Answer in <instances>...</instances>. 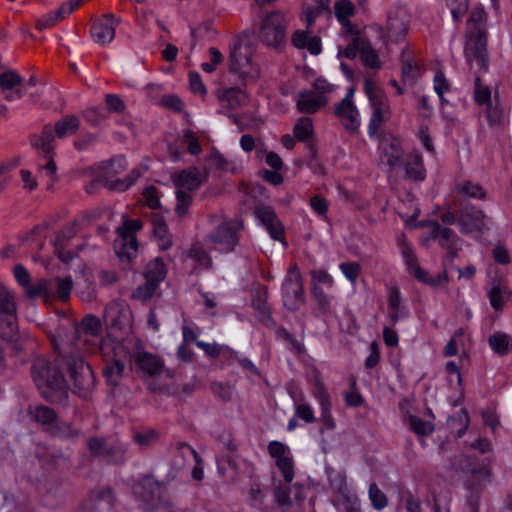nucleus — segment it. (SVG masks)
I'll return each mask as SVG.
<instances>
[{"label":"nucleus","instance_id":"obj_1","mask_svg":"<svg viewBox=\"0 0 512 512\" xmlns=\"http://www.w3.org/2000/svg\"><path fill=\"white\" fill-rule=\"evenodd\" d=\"M486 15L483 9L471 12L467 23L464 55L467 64L475 74L488 70L487 36L485 31Z\"/></svg>","mask_w":512,"mask_h":512},{"label":"nucleus","instance_id":"obj_2","mask_svg":"<svg viewBox=\"0 0 512 512\" xmlns=\"http://www.w3.org/2000/svg\"><path fill=\"white\" fill-rule=\"evenodd\" d=\"M31 375L40 393L47 399H52L57 392L66 391L67 383L58 366L45 358L34 360Z\"/></svg>","mask_w":512,"mask_h":512},{"label":"nucleus","instance_id":"obj_3","mask_svg":"<svg viewBox=\"0 0 512 512\" xmlns=\"http://www.w3.org/2000/svg\"><path fill=\"white\" fill-rule=\"evenodd\" d=\"M252 57V47L245 41H238L231 48L229 70L243 83L255 81L260 75L259 68L252 61Z\"/></svg>","mask_w":512,"mask_h":512},{"label":"nucleus","instance_id":"obj_4","mask_svg":"<svg viewBox=\"0 0 512 512\" xmlns=\"http://www.w3.org/2000/svg\"><path fill=\"white\" fill-rule=\"evenodd\" d=\"M364 91L372 108L369 132L376 133L379 128L391 118L389 99L387 95L370 79H365Z\"/></svg>","mask_w":512,"mask_h":512},{"label":"nucleus","instance_id":"obj_5","mask_svg":"<svg viewBox=\"0 0 512 512\" xmlns=\"http://www.w3.org/2000/svg\"><path fill=\"white\" fill-rule=\"evenodd\" d=\"M289 17L280 11L266 14L260 23L259 37L268 46L277 47L286 39Z\"/></svg>","mask_w":512,"mask_h":512},{"label":"nucleus","instance_id":"obj_6","mask_svg":"<svg viewBox=\"0 0 512 512\" xmlns=\"http://www.w3.org/2000/svg\"><path fill=\"white\" fill-rule=\"evenodd\" d=\"M399 245L408 271L415 279L433 288L444 287L448 283L449 278L445 270L436 276H429L428 273L419 266L412 247L404 238L399 240Z\"/></svg>","mask_w":512,"mask_h":512},{"label":"nucleus","instance_id":"obj_7","mask_svg":"<svg viewBox=\"0 0 512 512\" xmlns=\"http://www.w3.org/2000/svg\"><path fill=\"white\" fill-rule=\"evenodd\" d=\"M135 493L151 504L156 512H175L170 499L163 495L162 487L152 478H143L136 486Z\"/></svg>","mask_w":512,"mask_h":512},{"label":"nucleus","instance_id":"obj_8","mask_svg":"<svg viewBox=\"0 0 512 512\" xmlns=\"http://www.w3.org/2000/svg\"><path fill=\"white\" fill-rule=\"evenodd\" d=\"M284 305L290 310H297L304 305V289L299 268L292 265L287 273L282 287Z\"/></svg>","mask_w":512,"mask_h":512},{"label":"nucleus","instance_id":"obj_9","mask_svg":"<svg viewBox=\"0 0 512 512\" xmlns=\"http://www.w3.org/2000/svg\"><path fill=\"white\" fill-rule=\"evenodd\" d=\"M241 228L238 221L224 222L219 225L213 233L209 235L208 241L211 248L222 253H228L234 250L238 243L237 232Z\"/></svg>","mask_w":512,"mask_h":512},{"label":"nucleus","instance_id":"obj_10","mask_svg":"<svg viewBox=\"0 0 512 512\" xmlns=\"http://www.w3.org/2000/svg\"><path fill=\"white\" fill-rule=\"evenodd\" d=\"M64 361L75 389L88 391L94 384V375L90 366L78 355L66 356Z\"/></svg>","mask_w":512,"mask_h":512},{"label":"nucleus","instance_id":"obj_11","mask_svg":"<svg viewBox=\"0 0 512 512\" xmlns=\"http://www.w3.org/2000/svg\"><path fill=\"white\" fill-rule=\"evenodd\" d=\"M354 89H349L346 96L336 104L335 115L348 133H356L360 127L359 111L353 102Z\"/></svg>","mask_w":512,"mask_h":512},{"label":"nucleus","instance_id":"obj_12","mask_svg":"<svg viewBox=\"0 0 512 512\" xmlns=\"http://www.w3.org/2000/svg\"><path fill=\"white\" fill-rule=\"evenodd\" d=\"M295 101L297 110L305 114H314L328 103L324 87L320 86L319 81L313 88L298 92Z\"/></svg>","mask_w":512,"mask_h":512},{"label":"nucleus","instance_id":"obj_13","mask_svg":"<svg viewBox=\"0 0 512 512\" xmlns=\"http://www.w3.org/2000/svg\"><path fill=\"white\" fill-rule=\"evenodd\" d=\"M207 178V174L202 173L197 167H188L171 175L175 191L190 194L198 190L207 181Z\"/></svg>","mask_w":512,"mask_h":512},{"label":"nucleus","instance_id":"obj_14","mask_svg":"<svg viewBox=\"0 0 512 512\" xmlns=\"http://www.w3.org/2000/svg\"><path fill=\"white\" fill-rule=\"evenodd\" d=\"M458 226L463 234H480L489 229L490 219L475 207H467L459 213Z\"/></svg>","mask_w":512,"mask_h":512},{"label":"nucleus","instance_id":"obj_15","mask_svg":"<svg viewBox=\"0 0 512 512\" xmlns=\"http://www.w3.org/2000/svg\"><path fill=\"white\" fill-rule=\"evenodd\" d=\"M403 149L398 139L384 138L379 145V163L395 170L403 165Z\"/></svg>","mask_w":512,"mask_h":512},{"label":"nucleus","instance_id":"obj_16","mask_svg":"<svg viewBox=\"0 0 512 512\" xmlns=\"http://www.w3.org/2000/svg\"><path fill=\"white\" fill-rule=\"evenodd\" d=\"M183 147H186L187 151L191 155H198L202 152L198 137L192 130H185L183 134L177 138L175 143L169 144L168 153L173 162H178L181 160L183 155Z\"/></svg>","mask_w":512,"mask_h":512},{"label":"nucleus","instance_id":"obj_17","mask_svg":"<svg viewBox=\"0 0 512 512\" xmlns=\"http://www.w3.org/2000/svg\"><path fill=\"white\" fill-rule=\"evenodd\" d=\"M120 19L114 14H106L102 18L97 19L91 27V36L99 45L110 43L115 37V29L119 25Z\"/></svg>","mask_w":512,"mask_h":512},{"label":"nucleus","instance_id":"obj_18","mask_svg":"<svg viewBox=\"0 0 512 512\" xmlns=\"http://www.w3.org/2000/svg\"><path fill=\"white\" fill-rule=\"evenodd\" d=\"M104 318L111 326L121 330L130 326L132 313L128 304L117 300L105 308Z\"/></svg>","mask_w":512,"mask_h":512},{"label":"nucleus","instance_id":"obj_19","mask_svg":"<svg viewBox=\"0 0 512 512\" xmlns=\"http://www.w3.org/2000/svg\"><path fill=\"white\" fill-rule=\"evenodd\" d=\"M217 99L222 108L230 113L233 110L244 107L249 102L248 95L240 88L224 87L216 92Z\"/></svg>","mask_w":512,"mask_h":512},{"label":"nucleus","instance_id":"obj_20","mask_svg":"<svg viewBox=\"0 0 512 512\" xmlns=\"http://www.w3.org/2000/svg\"><path fill=\"white\" fill-rule=\"evenodd\" d=\"M21 83L22 78L16 71L9 70L0 74V89L5 100L14 101L22 97Z\"/></svg>","mask_w":512,"mask_h":512},{"label":"nucleus","instance_id":"obj_21","mask_svg":"<svg viewBox=\"0 0 512 512\" xmlns=\"http://www.w3.org/2000/svg\"><path fill=\"white\" fill-rule=\"evenodd\" d=\"M80 6L79 0H70L69 2L60 6L56 11L50 12L36 21V28L40 31L51 28L71 14L76 8Z\"/></svg>","mask_w":512,"mask_h":512},{"label":"nucleus","instance_id":"obj_22","mask_svg":"<svg viewBox=\"0 0 512 512\" xmlns=\"http://www.w3.org/2000/svg\"><path fill=\"white\" fill-rule=\"evenodd\" d=\"M133 361L137 369L148 375L161 373L163 362L155 355L144 350H138L133 354Z\"/></svg>","mask_w":512,"mask_h":512},{"label":"nucleus","instance_id":"obj_23","mask_svg":"<svg viewBox=\"0 0 512 512\" xmlns=\"http://www.w3.org/2000/svg\"><path fill=\"white\" fill-rule=\"evenodd\" d=\"M255 214L269 231L272 238L275 240H280L282 238L283 227L272 208L267 206L257 207Z\"/></svg>","mask_w":512,"mask_h":512},{"label":"nucleus","instance_id":"obj_24","mask_svg":"<svg viewBox=\"0 0 512 512\" xmlns=\"http://www.w3.org/2000/svg\"><path fill=\"white\" fill-rule=\"evenodd\" d=\"M490 305L495 311H502L505 306L506 286L501 278L494 277L488 281L485 287Z\"/></svg>","mask_w":512,"mask_h":512},{"label":"nucleus","instance_id":"obj_25","mask_svg":"<svg viewBox=\"0 0 512 512\" xmlns=\"http://www.w3.org/2000/svg\"><path fill=\"white\" fill-rule=\"evenodd\" d=\"M337 503L343 512H362L360 498L346 483L341 484L337 490Z\"/></svg>","mask_w":512,"mask_h":512},{"label":"nucleus","instance_id":"obj_26","mask_svg":"<svg viewBox=\"0 0 512 512\" xmlns=\"http://www.w3.org/2000/svg\"><path fill=\"white\" fill-rule=\"evenodd\" d=\"M114 249L120 258H133L138 250V242L135 236L130 234L119 235L114 241Z\"/></svg>","mask_w":512,"mask_h":512},{"label":"nucleus","instance_id":"obj_27","mask_svg":"<svg viewBox=\"0 0 512 512\" xmlns=\"http://www.w3.org/2000/svg\"><path fill=\"white\" fill-rule=\"evenodd\" d=\"M32 146L43 156L52 155L54 132L51 127L46 126L41 134L34 135L31 139Z\"/></svg>","mask_w":512,"mask_h":512},{"label":"nucleus","instance_id":"obj_28","mask_svg":"<svg viewBox=\"0 0 512 512\" xmlns=\"http://www.w3.org/2000/svg\"><path fill=\"white\" fill-rule=\"evenodd\" d=\"M407 31V20L404 15L389 16L387 24V37L389 40L398 42L406 36Z\"/></svg>","mask_w":512,"mask_h":512},{"label":"nucleus","instance_id":"obj_29","mask_svg":"<svg viewBox=\"0 0 512 512\" xmlns=\"http://www.w3.org/2000/svg\"><path fill=\"white\" fill-rule=\"evenodd\" d=\"M432 237L436 239L443 248L449 250L457 248V242L459 239L450 228L442 227L440 224L434 223Z\"/></svg>","mask_w":512,"mask_h":512},{"label":"nucleus","instance_id":"obj_30","mask_svg":"<svg viewBox=\"0 0 512 512\" xmlns=\"http://www.w3.org/2000/svg\"><path fill=\"white\" fill-rule=\"evenodd\" d=\"M355 47H359L364 64L370 68H380V60L376 51L360 36L355 37Z\"/></svg>","mask_w":512,"mask_h":512},{"label":"nucleus","instance_id":"obj_31","mask_svg":"<svg viewBox=\"0 0 512 512\" xmlns=\"http://www.w3.org/2000/svg\"><path fill=\"white\" fill-rule=\"evenodd\" d=\"M80 126L79 119L74 115H68L55 123L53 132L58 138H65L75 134Z\"/></svg>","mask_w":512,"mask_h":512},{"label":"nucleus","instance_id":"obj_32","mask_svg":"<svg viewBox=\"0 0 512 512\" xmlns=\"http://www.w3.org/2000/svg\"><path fill=\"white\" fill-rule=\"evenodd\" d=\"M101 322L99 318L94 315L85 316L82 321L74 326L75 334L78 339L82 336V334H86L89 336H97L101 332Z\"/></svg>","mask_w":512,"mask_h":512},{"label":"nucleus","instance_id":"obj_33","mask_svg":"<svg viewBox=\"0 0 512 512\" xmlns=\"http://www.w3.org/2000/svg\"><path fill=\"white\" fill-rule=\"evenodd\" d=\"M25 294L30 298H42L45 302H50L53 297L50 281L40 279L34 284H30L25 289Z\"/></svg>","mask_w":512,"mask_h":512},{"label":"nucleus","instance_id":"obj_34","mask_svg":"<svg viewBox=\"0 0 512 512\" xmlns=\"http://www.w3.org/2000/svg\"><path fill=\"white\" fill-rule=\"evenodd\" d=\"M90 451L97 456H110L117 453L124 454L125 449L123 447H117L114 445L107 444L103 439L92 438L88 442Z\"/></svg>","mask_w":512,"mask_h":512},{"label":"nucleus","instance_id":"obj_35","mask_svg":"<svg viewBox=\"0 0 512 512\" xmlns=\"http://www.w3.org/2000/svg\"><path fill=\"white\" fill-rule=\"evenodd\" d=\"M405 172L408 178L422 180L424 178V167L419 154H411L405 162Z\"/></svg>","mask_w":512,"mask_h":512},{"label":"nucleus","instance_id":"obj_36","mask_svg":"<svg viewBox=\"0 0 512 512\" xmlns=\"http://www.w3.org/2000/svg\"><path fill=\"white\" fill-rule=\"evenodd\" d=\"M153 232L161 250H167L171 247L172 238L169 233L167 224L163 220L157 219L153 222Z\"/></svg>","mask_w":512,"mask_h":512},{"label":"nucleus","instance_id":"obj_37","mask_svg":"<svg viewBox=\"0 0 512 512\" xmlns=\"http://www.w3.org/2000/svg\"><path fill=\"white\" fill-rule=\"evenodd\" d=\"M319 401L322 408L321 420L327 429L332 430L335 428V421L331 414V403L329 400V396L324 390L322 384L319 385Z\"/></svg>","mask_w":512,"mask_h":512},{"label":"nucleus","instance_id":"obj_38","mask_svg":"<svg viewBox=\"0 0 512 512\" xmlns=\"http://www.w3.org/2000/svg\"><path fill=\"white\" fill-rule=\"evenodd\" d=\"M294 136L299 141H308L314 134L313 121L309 117H301L293 128Z\"/></svg>","mask_w":512,"mask_h":512},{"label":"nucleus","instance_id":"obj_39","mask_svg":"<svg viewBox=\"0 0 512 512\" xmlns=\"http://www.w3.org/2000/svg\"><path fill=\"white\" fill-rule=\"evenodd\" d=\"M50 283L51 287L55 288V294L59 300L65 302L70 298L73 288V280L70 276L56 277Z\"/></svg>","mask_w":512,"mask_h":512},{"label":"nucleus","instance_id":"obj_40","mask_svg":"<svg viewBox=\"0 0 512 512\" xmlns=\"http://www.w3.org/2000/svg\"><path fill=\"white\" fill-rule=\"evenodd\" d=\"M144 276L146 279L157 284L164 280L166 276V267L163 261L160 258H155L150 261L145 268Z\"/></svg>","mask_w":512,"mask_h":512},{"label":"nucleus","instance_id":"obj_41","mask_svg":"<svg viewBox=\"0 0 512 512\" xmlns=\"http://www.w3.org/2000/svg\"><path fill=\"white\" fill-rule=\"evenodd\" d=\"M335 15L338 21L345 27L350 26V17L354 15L355 6L349 0H339L334 5Z\"/></svg>","mask_w":512,"mask_h":512},{"label":"nucleus","instance_id":"obj_42","mask_svg":"<svg viewBox=\"0 0 512 512\" xmlns=\"http://www.w3.org/2000/svg\"><path fill=\"white\" fill-rule=\"evenodd\" d=\"M187 257L193 262L194 269H209L212 266L211 258L201 247H191Z\"/></svg>","mask_w":512,"mask_h":512},{"label":"nucleus","instance_id":"obj_43","mask_svg":"<svg viewBox=\"0 0 512 512\" xmlns=\"http://www.w3.org/2000/svg\"><path fill=\"white\" fill-rule=\"evenodd\" d=\"M29 415L37 423L42 425L52 424L56 420V413L46 406H35L29 409Z\"/></svg>","mask_w":512,"mask_h":512},{"label":"nucleus","instance_id":"obj_44","mask_svg":"<svg viewBox=\"0 0 512 512\" xmlns=\"http://www.w3.org/2000/svg\"><path fill=\"white\" fill-rule=\"evenodd\" d=\"M17 306L12 291L0 288V315H16Z\"/></svg>","mask_w":512,"mask_h":512},{"label":"nucleus","instance_id":"obj_45","mask_svg":"<svg viewBox=\"0 0 512 512\" xmlns=\"http://www.w3.org/2000/svg\"><path fill=\"white\" fill-rule=\"evenodd\" d=\"M368 497L375 510L381 511L388 506L387 496L374 482L369 485Z\"/></svg>","mask_w":512,"mask_h":512},{"label":"nucleus","instance_id":"obj_46","mask_svg":"<svg viewBox=\"0 0 512 512\" xmlns=\"http://www.w3.org/2000/svg\"><path fill=\"white\" fill-rule=\"evenodd\" d=\"M16 332V315H0V337L4 340H12Z\"/></svg>","mask_w":512,"mask_h":512},{"label":"nucleus","instance_id":"obj_47","mask_svg":"<svg viewBox=\"0 0 512 512\" xmlns=\"http://www.w3.org/2000/svg\"><path fill=\"white\" fill-rule=\"evenodd\" d=\"M456 191L459 194L466 195L472 198L483 199L486 196V191L482 186L471 181H463L456 185Z\"/></svg>","mask_w":512,"mask_h":512},{"label":"nucleus","instance_id":"obj_48","mask_svg":"<svg viewBox=\"0 0 512 512\" xmlns=\"http://www.w3.org/2000/svg\"><path fill=\"white\" fill-rule=\"evenodd\" d=\"M124 369V364L119 360H115L105 366L103 374L110 385L116 386L123 376Z\"/></svg>","mask_w":512,"mask_h":512},{"label":"nucleus","instance_id":"obj_49","mask_svg":"<svg viewBox=\"0 0 512 512\" xmlns=\"http://www.w3.org/2000/svg\"><path fill=\"white\" fill-rule=\"evenodd\" d=\"M474 100L478 105H485L486 107L492 104L491 90L488 86L484 85L479 76L475 77L474 81Z\"/></svg>","mask_w":512,"mask_h":512},{"label":"nucleus","instance_id":"obj_50","mask_svg":"<svg viewBox=\"0 0 512 512\" xmlns=\"http://www.w3.org/2000/svg\"><path fill=\"white\" fill-rule=\"evenodd\" d=\"M408 425L419 436H428L434 431V425L430 421L422 420L414 415L408 417Z\"/></svg>","mask_w":512,"mask_h":512},{"label":"nucleus","instance_id":"obj_51","mask_svg":"<svg viewBox=\"0 0 512 512\" xmlns=\"http://www.w3.org/2000/svg\"><path fill=\"white\" fill-rule=\"evenodd\" d=\"M268 453L276 464L292 457L289 447L279 441H271L268 444Z\"/></svg>","mask_w":512,"mask_h":512},{"label":"nucleus","instance_id":"obj_52","mask_svg":"<svg viewBox=\"0 0 512 512\" xmlns=\"http://www.w3.org/2000/svg\"><path fill=\"white\" fill-rule=\"evenodd\" d=\"M43 157L45 162L39 163V171L42 176L47 178L49 186H51L57 179V166L52 155Z\"/></svg>","mask_w":512,"mask_h":512},{"label":"nucleus","instance_id":"obj_53","mask_svg":"<svg viewBox=\"0 0 512 512\" xmlns=\"http://www.w3.org/2000/svg\"><path fill=\"white\" fill-rule=\"evenodd\" d=\"M486 117L491 127H500L505 122L503 109L498 103L486 107Z\"/></svg>","mask_w":512,"mask_h":512},{"label":"nucleus","instance_id":"obj_54","mask_svg":"<svg viewBox=\"0 0 512 512\" xmlns=\"http://www.w3.org/2000/svg\"><path fill=\"white\" fill-rule=\"evenodd\" d=\"M176 194V204H175V213L179 217H184L187 215L190 205L193 201V194L184 193L181 191H175Z\"/></svg>","mask_w":512,"mask_h":512},{"label":"nucleus","instance_id":"obj_55","mask_svg":"<svg viewBox=\"0 0 512 512\" xmlns=\"http://www.w3.org/2000/svg\"><path fill=\"white\" fill-rule=\"evenodd\" d=\"M400 292L397 288L392 287L388 291V305L390 308V318L393 323L399 320V308H400Z\"/></svg>","mask_w":512,"mask_h":512},{"label":"nucleus","instance_id":"obj_56","mask_svg":"<svg viewBox=\"0 0 512 512\" xmlns=\"http://www.w3.org/2000/svg\"><path fill=\"white\" fill-rule=\"evenodd\" d=\"M464 335V330L462 328L458 329L452 338L445 345L443 354L445 357H452L458 353L459 347H463L464 343L462 341V337Z\"/></svg>","mask_w":512,"mask_h":512},{"label":"nucleus","instance_id":"obj_57","mask_svg":"<svg viewBox=\"0 0 512 512\" xmlns=\"http://www.w3.org/2000/svg\"><path fill=\"white\" fill-rule=\"evenodd\" d=\"M157 283L146 279L143 285H140L132 294V298L139 301H147L156 291Z\"/></svg>","mask_w":512,"mask_h":512},{"label":"nucleus","instance_id":"obj_58","mask_svg":"<svg viewBox=\"0 0 512 512\" xmlns=\"http://www.w3.org/2000/svg\"><path fill=\"white\" fill-rule=\"evenodd\" d=\"M310 275H311L312 289H314L315 286L319 287L320 284H323V285L327 286L328 288H332L334 285L333 277L325 270H312L310 272Z\"/></svg>","mask_w":512,"mask_h":512},{"label":"nucleus","instance_id":"obj_59","mask_svg":"<svg viewBox=\"0 0 512 512\" xmlns=\"http://www.w3.org/2000/svg\"><path fill=\"white\" fill-rule=\"evenodd\" d=\"M489 344L491 349L498 354H505L508 349V336L501 333H495L490 336Z\"/></svg>","mask_w":512,"mask_h":512},{"label":"nucleus","instance_id":"obj_60","mask_svg":"<svg viewBox=\"0 0 512 512\" xmlns=\"http://www.w3.org/2000/svg\"><path fill=\"white\" fill-rule=\"evenodd\" d=\"M341 272L352 283H356L361 273V266L357 262H343L339 265Z\"/></svg>","mask_w":512,"mask_h":512},{"label":"nucleus","instance_id":"obj_61","mask_svg":"<svg viewBox=\"0 0 512 512\" xmlns=\"http://www.w3.org/2000/svg\"><path fill=\"white\" fill-rule=\"evenodd\" d=\"M446 2L455 21H458L468 11L469 0H446Z\"/></svg>","mask_w":512,"mask_h":512},{"label":"nucleus","instance_id":"obj_62","mask_svg":"<svg viewBox=\"0 0 512 512\" xmlns=\"http://www.w3.org/2000/svg\"><path fill=\"white\" fill-rule=\"evenodd\" d=\"M313 296L315 297L318 306L321 310L328 312L331 309V299L332 297L326 294L320 287L315 286L312 289Z\"/></svg>","mask_w":512,"mask_h":512},{"label":"nucleus","instance_id":"obj_63","mask_svg":"<svg viewBox=\"0 0 512 512\" xmlns=\"http://www.w3.org/2000/svg\"><path fill=\"white\" fill-rule=\"evenodd\" d=\"M103 168H104V174L110 178V177H113L114 175L124 171L126 168V163L123 158L114 159L110 162H107Z\"/></svg>","mask_w":512,"mask_h":512},{"label":"nucleus","instance_id":"obj_64","mask_svg":"<svg viewBox=\"0 0 512 512\" xmlns=\"http://www.w3.org/2000/svg\"><path fill=\"white\" fill-rule=\"evenodd\" d=\"M295 416L306 423H312L315 420L314 411L307 403H299L295 407Z\"/></svg>","mask_w":512,"mask_h":512}]
</instances>
